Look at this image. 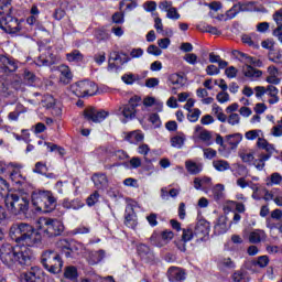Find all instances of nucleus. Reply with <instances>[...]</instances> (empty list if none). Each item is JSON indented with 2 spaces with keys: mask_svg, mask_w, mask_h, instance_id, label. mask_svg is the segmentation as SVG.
Here are the masks:
<instances>
[{
  "mask_svg": "<svg viewBox=\"0 0 282 282\" xmlns=\"http://www.w3.org/2000/svg\"><path fill=\"white\" fill-rule=\"evenodd\" d=\"M167 80L171 83V85H180L181 87L184 86V76L182 74H171L169 75Z\"/></svg>",
  "mask_w": 282,
  "mask_h": 282,
  "instance_id": "obj_38",
  "label": "nucleus"
},
{
  "mask_svg": "<svg viewBox=\"0 0 282 282\" xmlns=\"http://www.w3.org/2000/svg\"><path fill=\"white\" fill-rule=\"evenodd\" d=\"M267 91H269V96L271 98H274V100H269V105H276V102H279V88H276V86L269 85L267 87Z\"/></svg>",
  "mask_w": 282,
  "mask_h": 282,
  "instance_id": "obj_37",
  "label": "nucleus"
},
{
  "mask_svg": "<svg viewBox=\"0 0 282 282\" xmlns=\"http://www.w3.org/2000/svg\"><path fill=\"white\" fill-rule=\"evenodd\" d=\"M173 237H175V234L169 229L163 230L161 234L154 231L150 237V242L152 246H156V248H164Z\"/></svg>",
  "mask_w": 282,
  "mask_h": 282,
  "instance_id": "obj_12",
  "label": "nucleus"
},
{
  "mask_svg": "<svg viewBox=\"0 0 282 282\" xmlns=\"http://www.w3.org/2000/svg\"><path fill=\"white\" fill-rule=\"evenodd\" d=\"M58 63V57L52 53L51 48L47 50L45 55H41L37 58V65L45 66V67H52V65H56Z\"/></svg>",
  "mask_w": 282,
  "mask_h": 282,
  "instance_id": "obj_19",
  "label": "nucleus"
},
{
  "mask_svg": "<svg viewBox=\"0 0 282 282\" xmlns=\"http://www.w3.org/2000/svg\"><path fill=\"white\" fill-rule=\"evenodd\" d=\"M33 173H37L39 175H45V173H47V165H45V163L43 162L35 163Z\"/></svg>",
  "mask_w": 282,
  "mask_h": 282,
  "instance_id": "obj_49",
  "label": "nucleus"
},
{
  "mask_svg": "<svg viewBox=\"0 0 282 282\" xmlns=\"http://www.w3.org/2000/svg\"><path fill=\"white\" fill-rule=\"evenodd\" d=\"M25 111H28V110L23 107V105L18 104L15 106L14 111H12L8 115V118H9V120L17 121V120H19V117L21 116V113H25Z\"/></svg>",
  "mask_w": 282,
  "mask_h": 282,
  "instance_id": "obj_36",
  "label": "nucleus"
},
{
  "mask_svg": "<svg viewBox=\"0 0 282 282\" xmlns=\"http://www.w3.org/2000/svg\"><path fill=\"white\" fill-rule=\"evenodd\" d=\"M186 142V134L184 132H177L170 139V144L173 149H182Z\"/></svg>",
  "mask_w": 282,
  "mask_h": 282,
  "instance_id": "obj_24",
  "label": "nucleus"
},
{
  "mask_svg": "<svg viewBox=\"0 0 282 282\" xmlns=\"http://www.w3.org/2000/svg\"><path fill=\"white\" fill-rule=\"evenodd\" d=\"M57 248H59L62 254H65L66 259L72 258V252L78 250V248H76V242L67 239H61L57 241Z\"/></svg>",
  "mask_w": 282,
  "mask_h": 282,
  "instance_id": "obj_16",
  "label": "nucleus"
},
{
  "mask_svg": "<svg viewBox=\"0 0 282 282\" xmlns=\"http://www.w3.org/2000/svg\"><path fill=\"white\" fill-rule=\"evenodd\" d=\"M270 263V258L268 256H260L257 258V260H253L249 263H247V270H252V268H268V264Z\"/></svg>",
  "mask_w": 282,
  "mask_h": 282,
  "instance_id": "obj_22",
  "label": "nucleus"
},
{
  "mask_svg": "<svg viewBox=\"0 0 282 282\" xmlns=\"http://www.w3.org/2000/svg\"><path fill=\"white\" fill-rule=\"evenodd\" d=\"M200 116H202V110H199L198 108H194L191 112H188L187 120L189 122H197Z\"/></svg>",
  "mask_w": 282,
  "mask_h": 282,
  "instance_id": "obj_46",
  "label": "nucleus"
},
{
  "mask_svg": "<svg viewBox=\"0 0 282 282\" xmlns=\"http://www.w3.org/2000/svg\"><path fill=\"white\" fill-rule=\"evenodd\" d=\"M83 116L86 122L98 124V122H102L109 116V112L88 107L83 111Z\"/></svg>",
  "mask_w": 282,
  "mask_h": 282,
  "instance_id": "obj_11",
  "label": "nucleus"
},
{
  "mask_svg": "<svg viewBox=\"0 0 282 282\" xmlns=\"http://www.w3.org/2000/svg\"><path fill=\"white\" fill-rule=\"evenodd\" d=\"M246 175H248V167L243 164H237L236 177H243Z\"/></svg>",
  "mask_w": 282,
  "mask_h": 282,
  "instance_id": "obj_53",
  "label": "nucleus"
},
{
  "mask_svg": "<svg viewBox=\"0 0 282 282\" xmlns=\"http://www.w3.org/2000/svg\"><path fill=\"white\" fill-rule=\"evenodd\" d=\"M219 72H220L219 67H217L216 65L210 64L206 67L207 76H217V74H219Z\"/></svg>",
  "mask_w": 282,
  "mask_h": 282,
  "instance_id": "obj_58",
  "label": "nucleus"
},
{
  "mask_svg": "<svg viewBox=\"0 0 282 282\" xmlns=\"http://www.w3.org/2000/svg\"><path fill=\"white\" fill-rule=\"evenodd\" d=\"M121 80H123V83H126V85H133V83L135 82V75H133V74H124L121 77Z\"/></svg>",
  "mask_w": 282,
  "mask_h": 282,
  "instance_id": "obj_64",
  "label": "nucleus"
},
{
  "mask_svg": "<svg viewBox=\"0 0 282 282\" xmlns=\"http://www.w3.org/2000/svg\"><path fill=\"white\" fill-rule=\"evenodd\" d=\"M167 279L171 282H181L186 280V270L180 267H171L167 270Z\"/></svg>",
  "mask_w": 282,
  "mask_h": 282,
  "instance_id": "obj_18",
  "label": "nucleus"
},
{
  "mask_svg": "<svg viewBox=\"0 0 282 282\" xmlns=\"http://www.w3.org/2000/svg\"><path fill=\"white\" fill-rule=\"evenodd\" d=\"M11 10L10 1L0 2V14H8Z\"/></svg>",
  "mask_w": 282,
  "mask_h": 282,
  "instance_id": "obj_63",
  "label": "nucleus"
},
{
  "mask_svg": "<svg viewBox=\"0 0 282 282\" xmlns=\"http://www.w3.org/2000/svg\"><path fill=\"white\" fill-rule=\"evenodd\" d=\"M124 140L130 144H138L139 142H142V140H144V134L138 131H131L126 134Z\"/></svg>",
  "mask_w": 282,
  "mask_h": 282,
  "instance_id": "obj_29",
  "label": "nucleus"
},
{
  "mask_svg": "<svg viewBox=\"0 0 282 282\" xmlns=\"http://www.w3.org/2000/svg\"><path fill=\"white\" fill-rule=\"evenodd\" d=\"M194 232L197 241H204V238L210 232V223L206 219L198 220L194 228Z\"/></svg>",
  "mask_w": 282,
  "mask_h": 282,
  "instance_id": "obj_15",
  "label": "nucleus"
},
{
  "mask_svg": "<svg viewBox=\"0 0 282 282\" xmlns=\"http://www.w3.org/2000/svg\"><path fill=\"white\" fill-rule=\"evenodd\" d=\"M249 241L250 243H261V234L259 231H252L249 235Z\"/></svg>",
  "mask_w": 282,
  "mask_h": 282,
  "instance_id": "obj_56",
  "label": "nucleus"
},
{
  "mask_svg": "<svg viewBox=\"0 0 282 282\" xmlns=\"http://www.w3.org/2000/svg\"><path fill=\"white\" fill-rule=\"evenodd\" d=\"M0 69L4 74H13V72L19 69V61L10 55L0 54Z\"/></svg>",
  "mask_w": 282,
  "mask_h": 282,
  "instance_id": "obj_13",
  "label": "nucleus"
},
{
  "mask_svg": "<svg viewBox=\"0 0 282 282\" xmlns=\"http://www.w3.org/2000/svg\"><path fill=\"white\" fill-rule=\"evenodd\" d=\"M228 228H230V225H228V217L225 215L219 216L217 223L214 226L215 234L224 235L228 232Z\"/></svg>",
  "mask_w": 282,
  "mask_h": 282,
  "instance_id": "obj_21",
  "label": "nucleus"
},
{
  "mask_svg": "<svg viewBox=\"0 0 282 282\" xmlns=\"http://www.w3.org/2000/svg\"><path fill=\"white\" fill-rule=\"evenodd\" d=\"M242 74L246 78H261V76H263L262 70H259L248 64L242 68Z\"/></svg>",
  "mask_w": 282,
  "mask_h": 282,
  "instance_id": "obj_27",
  "label": "nucleus"
},
{
  "mask_svg": "<svg viewBox=\"0 0 282 282\" xmlns=\"http://www.w3.org/2000/svg\"><path fill=\"white\" fill-rule=\"evenodd\" d=\"M33 230L34 227L28 223H15L10 227L9 235L12 241L20 245Z\"/></svg>",
  "mask_w": 282,
  "mask_h": 282,
  "instance_id": "obj_7",
  "label": "nucleus"
},
{
  "mask_svg": "<svg viewBox=\"0 0 282 282\" xmlns=\"http://www.w3.org/2000/svg\"><path fill=\"white\" fill-rule=\"evenodd\" d=\"M100 197V194H98V192L93 193L87 199H86V204L87 206H94L97 202L98 198Z\"/></svg>",
  "mask_w": 282,
  "mask_h": 282,
  "instance_id": "obj_55",
  "label": "nucleus"
},
{
  "mask_svg": "<svg viewBox=\"0 0 282 282\" xmlns=\"http://www.w3.org/2000/svg\"><path fill=\"white\" fill-rule=\"evenodd\" d=\"M41 241H43V236L33 228V231H30V234L21 241L20 246L37 248V246H41Z\"/></svg>",
  "mask_w": 282,
  "mask_h": 282,
  "instance_id": "obj_14",
  "label": "nucleus"
},
{
  "mask_svg": "<svg viewBox=\"0 0 282 282\" xmlns=\"http://www.w3.org/2000/svg\"><path fill=\"white\" fill-rule=\"evenodd\" d=\"M61 72V82L64 83V85H69L72 83V78L74 77L72 75V70L69 69V66L62 65L59 66Z\"/></svg>",
  "mask_w": 282,
  "mask_h": 282,
  "instance_id": "obj_28",
  "label": "nucleus"
},
{
  "mask_svg": "<svg viewBox=\"0 0 282 282\" xmlns=\"http://www.w3.org/2000/svg\"><path fill=\"white\" fill-rule=\"evenodd\" d=\"M94 61H95V63H97V65H102V63H105V61H107V56H106L105 52L95 54Z\"/></svg>",
  "mask_w": 282,
  "mask_h": 282,
  "instance_id": "obj_59",
  "label": "nucleus"
},
{
  "mask_svg": "<svg viewBox=\"0 0 282 282\" xmlns=\"http://www.w3.org/2000/svg\"><path fill=\"white\" fill-rule=\"evenodd\" d=\"M241 120V117H239V113H231L227 120L228 124H231L235 127V124H239Z\"/></svg>",
  "mask_w": 282,
  "mask_h": 282,
  "instance_id": "obj_61",
  "label": "nucleus"
},
{
  "mask_svg": "<svg viewBox=\"0 0 282 282\" xmlns=\"http://www.w3.org/2000/svg\"><path fill=\"white\" fill-rule=\"evenodd\" d=\"M64 279H68V281H76V279H78V269L74 265L65 267Z\"/></svg>",
  "mask_w": 282,
  "mask_h": 282,
  "instance_id": "obj_32",
  "label": "nucleus"
},
{
  "mask_svg": "<svg viewBox=\"0 0 282 282\" xmlns=\"http://www.w3.org/2000/svg\"><path fill=\"white\" fill-rule=\"evenodd\" d=\"M40 262L44 270H47L50 274H61L63 272V258L61 253L55 250L48 249L42 252Z\"/></svg>",
  "mask_w": 282,
  "mask_h": 282,
  "instance_id": "obj_4",
  "label": "nucleus"
},
{
  "mask_svg": "<svg viewBox=\"0 0 282 282\" xmlns=\"http://www.w3.org/2000/svg\"><path fill=\"white\" fill-rule=\"evenodd\" d=\"M216 99L218 100V102H228V100H230V95H228V93H226V90L220 91L217 94Z\"/></svg>",
  "mask_w": 282,
  "mask_h": 282,
  "instance_id": "obj_57",
  "label": "nucleus"
},
{
  "mask_svg": "<svg viewBox=\"0 0 282 282\" xmlns=\"http://www.w3.org/2000/svg\"><path fill=\"white\" fill-rule=\"evenodd\" d=\"M282 182V176L279 172H274L270 176V183H267V186H273V184L279 185Z\"/></svg>",
  "mask_w": 282,
  "mask_h": 282,
  "instance_id": "obj_50",
  "label": "nucleus"
},
{
  "mask_svg": "<svg viewBox=\"0 0 282 282\" xmlns=\"http://www.w3.org/2000/svg\"><path fill=\"white\" fill-rule=\"evenodd\" d=\"M23 19L19 20L10 14H7L0 19V30H3V32H7V34H19V32L23 30Z\"/></svg>",
  "mask_w": 282,
  "mask_h": 282,
  "instance_id": "obj_8",
  "label": "nucleus"
},
{
  "mask_svg": "<svg viewBox=\"0 0 282 282\" xmlns=\"http://www.w3.org/2000/svg\"><path fill=\"white\" fill-rule=\"evenodd\" d=\"M242 43L246 45H249V47H253V50H259V44H257L254 41H252V37L250 35H242Z\"/></svg>",
  "mask_w": 282,
  "mask_h": 282,
  "instance_id": "obj_52",
  "label": "nucleus"
},
{
  "mask_svg": "<svg viewBox=\"0 0 282 282\" xmlns=\"http://www.w3.org/2000/svg\"><path fill=\"white\" fill-rule=\"evenodd\" d=\"M124 226L128 228H135L138 226V215L132 206L126 207L124 212Z\"/></svg>",
  "mask_w": 282,
  "mask_h": 282,
  "instance_id": "obj_20",
  "label": "nucleus"
},
{
  "mask_svg": "<svg viewBox=\"0 0 282 282\" xmlns=\"http://www.w3.org/2000/svg\"><path fill=\"white\" fill-rule=\"evenodd\" d=\"M138 107L144 109V106H142V97L134 95L129 99L128 104L119 108L120 115L124 118L122 122L127 123L129 120H135V118L140 116Z\"/></svg>",
  "mask_w": 282,
  "mask_h": 282,
  "instance_id": "obj_5",
  "label": "nucleus"
},
{
  "mask_svg": "<svg viewBox=\"0 0 282 282\" xmlns=\"http://www.w3.org/2000/svg\"><path fill=\"white\" fill-rule=\"evenodd\" d=\"M10 180L11 182H13V184H19L20 186H22V184H25V176H23V174H21L20 170H13L10 173Z\"/></svg>",
  "mask_w": 282,
  "mask_h": 282,
  "instance_id": "obj_34",
  "label": "nucleus"
},
{
  "mask_svg": "<svg viewBox=\"0 0 282 282\" xmlns=\"http://www.w3.org/2000/svg\"><path fill=\"white\" fill-rule=\"evenodd\" d=\"M213 195H214L215 202H219V199H223L224 198V185L217 184L213 189Z\"/></svg>",
  "mask_w": 282,
  "mask_h": 282,
  "instance_id": "obj_44",
  "label": "nucleus"
},
{
  "mask_svg": "<svg viewBox=\"0 0 282 282\" xmlns=\"http://www.w3.org/2000/svg\"><path fill=\"white\" fill-rule=\"evenodd\" d=\"M182 231L183 234L181 239H183V241L188 242L195 237V230H193V227L183 228Z\"/></svg>",
  "mask_w": 282,
  "mask_h": 282,
  "instance_id": "obj_42",
  "label": "nucleus"
},
{
  "mask_svg": "<svg viewBox=\"0 0 282 282\" xmlns=\"http://www.w3.org/2000/svg\"><path fill=\"white\" fill-rule=\"evenodd\" d=\"M225 138H226V142L229 145H231V149H237L241 140H243V135L241 133L228 134Z\"/></svg>",
  "mask_w": 282,
  "mask_h": 282,
  "instance_id": "obj_30",
  "label": "nucleus"
},
{
  "mask_svg": "<svg viewBox=\"0 0 282 282\" xmlns=\"http://www.w3.org/2000/svg\"><path fill=\"white\" fill-rule=\"evenodd\" d=\"M150 151H151V148H149V144L147 143H142L138 147V153H140V155H144V160L148 164H151V160L147 158Z\"/></svg>",
  "mask_w": 282,
  "mask_h": 282,
  "instance_id": "obj_43",
  "label": "nucleus"
},
{
  "mask_svg": "<svg viewBox=\"0 0 282 282\" xmlns=\"http://www.w3.org/2000/svg\"><path fill=\"white\" fill-rule=\"evenodd\" d=\"M239 12H268L264 7L257 8L254 2H238L228 11L229 15L237 17Z\"/></svg>",
  "mask_w": 282,
  "mask_h": 282,
  "instance_id": "obj_10",
  "label": "nucleus"
},
{
  "mask_svg": "<svg viewBox=\"0 0 282 282\" xmlns=\"http://www.w3.org/2000/svg\"><path fill=\"white\" fill-rule=\"evenodd\" d=\"M45 147H47L51 153H54V151H57L59 155H65V149L58 144H55L52 142H45Z\"/></svg>",
  "mask_w": 282,
  "mask_h": 282,
  "instance_id": "obj_45",
  "label": "nucleus"
},
{
  "mask_svg": "<svg viewBox=\"0 0 282 282\" xmlns=\"http://www.w3.org/2000/svg\"><path fill=\"white\" fill-rule=\"evenodd\" d=\"M23 80L25 85L32 86L36 83V75L28 69L23 72Z\"/></svg>",
  "mask_w": 282,
  "mask_h": 282,
  "instance_id": "obj_40",
  "label": "nucleus"
},
{
  "mask_svg": "<svg viewBox=\"0 0 282 282\" xmlns=\"http://www.w3.org/2000/svg\"><path fill=\"white\" fill-rule=\"evenodd\" d=\"M167 19H173L174 21H177L180 19V13L177 12V8L172 7L167 10L166 14Z\"/></svg>",
  "mask_w": 282,
  "mask_h": 282,
  "instance_id": "obj_54",
  "label": "nucleus"
},
{
  "mask_svg": "<svg viewBox=\"0 0 282 282\" xmlns=\"http://www.w3.org/2000/svg\"><path fill=\"white\" fill-rule=\"evenodd\" d=\"M195 131L198 133V138L202 142H210L213 139L210 131L204 129L202 126H196Z\"/></svg>",
  "mask_w": 282,
  "mask_h": 282,
  "instance_id": "obj_33",
  "label": "nucleus"
},
{
  "mask_svg": "<svg viewBox=\"0 0 282 282\" xmlns=\"http://www.w3.org/2000/svg\"><path fill=\"white\" fill-rule=\"evenodd\" d=\"M70 91L74 96H77V98H87L89 96H96L98 86L89 79H84L70 85Z\"/></svg>",
  "mask_w": 282,
  "mask_h": 282,
  "instance_id": "obj_6",
  "label": "nucleus"
},
{
  "mask_svg": "<svg viewBox=\"0 0 282 282\" xmlns=\"http://www.w3.org/2000/svg\"><path fill=\"white\" fill-rule=\"evenodd\" d=\"M148 54H152L153 56H160L162 54V50L158 46H155L154 44H151L148 48H147Z\"/></svg>",
  "mask_w": 282,
  "mask_h": 282,
  "instance_id": "obj_60",
  "label": "nucleus"
},
{
  "mask_svg": "<svg viewBox=\"0 0 282 282\" xmlns=\"http://www.w3.org/2000/svg\"><path fill=\"white\" fill-rule=\"evenodd\" d=\"M85 206V203L80 200L79 198H75L73 200L64 199L63 207L64 208H73V210H78Z\"/></svg>",
  "mask_w": 282,
  "mask_h": 282,
  "instance_id": "obj_31",
  "label": "nucleus"
},
{
  "mask_svg": "<svg viewBox=\"0 0 282 282\" xmlns=\"http://www.w3.org/2000/svg\"><path fill=\"white\" fill-rule=\"evenodd\" d=\"M137 250H138L139 257L144 261H149L153 259V251H151V248H149V246L141 243L137 247Z\"/></svg>",
  "mask_w": 282,
  "mask_h": 282,
  "instance_id": "obj_25",
  "label": "nucleus"
},
{
  "mask_svg": "<svg viewBox=\"0 0 282 282\" xmlns=\"http://www.w3.org/2000/svg\"><path fill=\"white\" fill-rule=\"evenodd\" d=\"M91 180L96 186V188H107V184H109V181L107 180V174L105 173H96L91 176Z\"/></svg>",
  "mask_w": 282,
  "mask_h": 282,
  "instance_id": "obj_23",
  "label": "nucleus"
},
{
  "mask_svg": "<svg viewBox=\"0 0 282 282\" xmlns=\"http://www.w3.org/2000/svg\"><path fill=\"white\" fill-rule=\"evenodd\" d=\"M109 58L110 61H113V63L117 62L120 65H124V63H129V61H131V57H129V55L118 51H113L112 53H110Z\"/></svg>",
  "mask_w": 282,
  "mask_h": 282,
  "instance_id": "obj_26",
  "label": "nucleus"
},
{
  "mask_svg": "<svg viewBox=\"0 0 282 282\" xmlns=\"http://www.w3.org/2000/svg\"><path fill=\"white\" fill-rule=\"evenodd\" d=\"M203 153L206 160H214V158H217V151L213 148H205Z\"/></svg>",
  "mask_w": 282,
  "mask_h": 282,
  "instance_id": "obj_51",
  "label": "nucleus"
},
{
  "mask_svg": "<svg viewBox=\"0 0 282 282\" xmlns=\"http://www.w3.org/2000/svg\"><path fill=\"white\" fill-rule=\"evenodd\" d=\"M273 21H275L278 28L273 30V34H276V32H282V9L279 11H275L273 14Z\"/></svg>",
  "mask_w": 282,
  "mask_h": 282,
  "instance_id": "obj_41",
  "label": "nucleus"
},
{
  "mask_svg": "<svg viewBox=\"0 0 282 282\" xmlns=\"http://www.w3.org/2000/svg\"><path fill=\"white\" fill-rule=\"evenodd\" d=\"M237 68L235 66H229L225 69V75L227 78H237Z\"/></svg>",
  "mask_w": 282,
  "mask_h": 282,
  "instance_id": "obj_62",
  "label": "nucleus"
},
{
  "mask_svg": "<svg viewBox=\"0 0 282 282\" xmlns=\"http://www.w3.org/2000/svg\"><path fill=\"white\" fill-rule=\"evenodd\" d=\"M185 166L188 173H191L192 175H197V173H199V166H197V163L193 161H186Z\"/></svg>",
  "mask_w": 282,
  "mask_h": 282,
  "instance_id": "obj_47",
  "label": "nucleus"
},
{
  "mask_svg": "<svg viewBox=\"0 0 282 282\" xmlns=\"http://www.w3.org/2000/svg\"><path fill=\"white\" fill-rule=\"evenodd\" d=\"M43 276H45V271L41 267H32L30 271L24 274L25 282H43Z\"/></svg>",
  "mask_w": 282,
  "mask_h": 282,
  "instance_id": "obj_17",
  "label": "nucleus"
},
{
  "mask_svg": "<svg viewBox=\"0 0 282 282\" xmlns=\"http://www.w3.org/2000/svg\"><path fill=\"white\" fill-rule=\"evenodd\" d=\"M66 58L69 61V63H83V58H85V56H83L80 51L74 50L73 52L66 54Z\"/></svg>",
  "mask_w": 282,
  "mask_h": 282,
  "instance_id": "obj_35",
  "label": "nucleus"
},
{
  "mask_svg": "<svg viewBox=\"0 0 282 282\" xmlns=\"http://www.w3.org/2000/svg\"><path fill=\"white\" fill-rule=\"evenodd\" d=\"M65 230V225L58 219L47 218L44 221L43 236L44 237H59Z\"/></svg>",
  "mask_w": 282,
  "mask_h": 282,
  "instance_id": "obj_9",
  "label": "nucleus"
},
{
  "mask_svg": "<svg viewBox=\"0 0 282 282\" xmlns=\"http://www.w3.org/2000/svg\"><path fill=\"white\" fill-rule=\"evenodd\" d=\"M0 261H2L7 268L32 265V253L25 247L21 248L10 243H3L0 247Z\"/></svg>",
  "mask_w": 282,
  "mask_h": 282,
  "instance_id": "obj_1",
  "label": "nucleus"
},
{
  "mask_svg": "<svg viewBox=\"0 0 282 282\" xmlns=\"http://www.w3.org/2000/svg\"><path fill=\"white\" fill-rule=\"evenodd\" d=\"M213 166L214 169H216V171H220V172L230 170V163H228V161H225V160L214 161Z\"/></svg>",
  "mask_w": 282,
  "mask_h": 282,
  "instance_id": "obj_39",
  "label": "nucleus"
},
{
  "mask_svg": "<svg viewBox=\"0 0 282 282\" xmlns=\"http://www.w3.org/2000/svg\"><path fill=\"white\" fill-rule=\"evenodd\" d=\"M31 202L37 213H52L56 210L58 200L50 191L35 189L31 194Z\"/></svg>",
  "mask_w": 282,
  "mask_h": 282,
  "instance_id": "obj_2",
  "label": "nucleus"
},
{
  "mask_svg": "<svg viewBox=\"0 0 282 282\" xmlns=\"http://www.w3.org/2000/svg\"><path fill=\"white\" fill-rule=\"evenodd\" d=\"M30 202L31 197L28 193L8 194L4 198L6 207L15 217L30 213Z\"/></svg>",
  "mask_w": 282,
  "mask_h": 282,
  "instance_id": "obj_3",
  "label": "nucleus"
},
{
  "mask_svg": "<svg viewBox=\"0 0 282 282\" xmlns=\"http://www.w3.org/2000/svg\"><path fill=\"white\" fill-rule=\"evenodd\" d=\"M218 265H220L221 268H228L229 270L236 268L235 261H232V259L230 258H223L221 260H219Z\"/></svg>",
  "mask_w": 282,
  "mask_h": 282,
  "instance_id": "obj_48",
  "label": "nucleus"
}]
</instances>
